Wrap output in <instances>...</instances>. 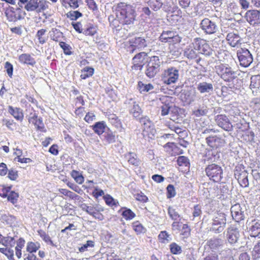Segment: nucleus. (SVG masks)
<instances>
[{
    "label": "nucleus",
    "instance_id": "f257e3e1",
    "mask_svg": "<svg viewBox=\"0 0 260 260\" xmlns=\"http://www.w3.org/2000/svg\"><path fill=\"white\" fill-rule=\"evenodd\" d=\"M217 74L224 81L228 82L231 88H237L241 86V80L239 79L240 71L234 70L228 64L221 63L215 67Z\"/></svg>",
    "mask_w": 260,
    "mask_h": 260
},
{
    "label": "nucleus",
    "instance_id": "f03ea898",
    "mask_svg": "<svg viewBox=\"0 0 260 260\" xmlns=\"http://www.w3.org/2000/svg\"><path fill=\"white\" fill-rule=\"evenodd\" d=\"M135 11L130 6L117 11L116 17L117 21L123 25H129L134 23L135 20Z\"/></svg>",
    "mask_w": 260,
    "mask_h": 260
},
{
    "label": "nucleus",
    "instance_id": "7ed1b4c3",
    "mask_svg": "<svg viewBox=\"0 0 260 260\" xmlns=\"http://www.w3.org/2000/svg\"><path fill=\"white\" fill-rule=\"evenodd\" d=\"M226 223V215L222 212L216 213L209 224V231L215 234H219L224 230Z\"/></svg>",
    "mask_w": 260,
    "mask_h": 260
},
{
    "label": "nucleus",
    "instance_id": "20e7f679",
    "mask_svg": "<svg viewBox=\"0 0 260 260\" xmlns=\"http://www.w3.org/2000/svg\"><path fill=\"white\" fill-rule=\"evenodd\" d=\"M147 61L145 74L149 78H153L159 72L162 61L157 56H151Z\"/></svg>",
    "mask_w": 260,
    "mask_h": 260
},
{
    "label": "nucleus",
    "instance_id": "39448f33",
    "mask_svg": "<svg viewBox=\"0 0 260 260\" xmlns=\"http://www.w3.org/2000/svg\"><path fill=\"white\" fill-rule=\"evenodd\" d=\"M206 175L210 180L219 182L223 177V170L221 166L215 164L208 165L205 169Z\"/></svg>",
    "mask_w": 260,
    "mask_h": 260
},
{
    "label": "nucleus",
    "instance_id": "423d86ee",
    "mask_svg": "<svg viewBox=\"0 0 260 260\" xmlns=\"http://www.w3.org/2000/svg\"><path fill=\"white\" fill-rule=\"evenodd\" d=\"M200 28L205 35H214L218 31L216 22L208 18H205L201 21Z\"/></svg>",
    "mask_w": 260,
    "mask_h": 260
},
{
    "label": "nucleus",
    "instance_id": "0eeeda50",
    "mask_svg": "<svg viewBox=\"0 0 260 260\" xmlns=\"http://www.w3.org/2000/svg\"><path fill=\"white\" fill-rule=\"evenodd\" d=\"M48 7L47 2L45 0H29L24 6V9L28 12H41Z\"/></svg>",
    "mask_w": 260,
    "mask_h": 260
},
{
    "label": "nucleus",
    "instance_id": "6e6552de",
    "mask_svg": "<svg viewBox=\"0 0 260 260\" xmlns=\"http://www.w3.org/2000/svg\"><path fill=\"white\" fill-rule=\"evenodd\" d=\"M237 55L240 65L248 67L253 61V56L250 51L245 48H240L237 51Z\"/></svg>",
    "mask_w": 260,
    "mask_h": 260
},
{
    "label": "nucleus",
    "instance_id": "1a4fd4ad",
    "mask_svg": "<svg viewBox=\"0 0 260 260\" xmlns=\"http://www.w3.org/2000/svg\"><path fill=\"white\" fill-rule=\"evenodd\" d=\"M7 20L9 22H16L24 18L26 14L25 11L20 8H14L9 7L5 12Z\"/></svg>",
    "mask_w": 260,
    "mask_h": 260
},
{
    "label": "nucleus",
    "instance_id": "9d476101",
    "mask_svg": "<svg viewBox=\"0 0 260 260\" xmlns=\"http://www.w3.org/2000/svg\"><path fill=\"white\" fill-rule=\"evenodd\" d=\"M235 178L238 180L240 185L242 187H247L249 186L248 179V173L242 166H237L234 171Z\"/></svg>",
    "mask_w": 260,
    "mask_h": 260
},
{
    "label": "nucleus",
    "instance_id": "9b49d317",
    "mask_svg": "<svg viewBox=\"0 0 260 260\" xmlns=\"http://www.w3.org/2000/svg\"><path fill=\"white\" fill-rule=\"evenodd\" d=\"M164 82L168 85L176 83L178 80L179 70L175 67H170L165 70L163 74Z\"/></svg>",
    "mask_w": 260,
    "mask_h": 260
},
{
    "label": "nucleus",
    "instance_id": "f8f14e48",
    "mask_svg": "<svg viewBox=\"0 0 260 260\" xmlns=\"http://www.w3.org/2000/svg\"><path fill=\"white\" fill-rule=\"evenodd\" d=\"M226 239L231 245L236 243L240 237V232L235 225H230L224 232Z\"/></svg>",
    "mask_w": 260,
    "mask_h": 260
},
{
    "label": "nucleus",
    "instance_id": "ddd939ff",
    "mask_svg": "<svg viewBox=\"0 0 260 260\" xmlns=\"http://www.w3.org/2000/svg\"><path fill=\"white\" fill-rule=\"evenodd\" d=\"M224 241L218 237H213L207 241L204 248L205 249H209L213 252L219 250L224 245Z\"/></svg>",
    "mask_w": 260,
    "mask_h": 260
},
{
    "label": "nucleus",
    "instance_id": "4468645a",
    "mask_svg": "<svg viewBox=\"0 0 260 260\" xmlns=\"http://www.w3.org/2000/svg\"><path fill=\"white\" fill-rule=\"evenodd\" d=\"M124 104L128 108L129 113L132 114L134 117L138 118L142 113V110L134 99L127 98L125 101Z\"/></svg>",
    "mask_w": 260,
    "mask_h": 260
},
{
    "label": "nucleus",
    "instance_id": "2eb2a0df",
    "mask_svg": "<svg viewBox=\"0 0 260 260\" xmlns=\"http://www.w3.org/2000/svg\"><path fill=\"white\" fill-rule=\"evenodd\" d=\"M215 121L217 125L225 131H231L233 125L228 116L224 114H219L215 116Z\"/></svg>",
    "mask_w": 260,
    "mask_h": 260
},
{
    "label": "nucleus",
    "instance_id": "dca6fc26",
    "mask_svg": "<svg viewBox=\"0 0 260 260\" xmlns=\"http://www.w3.org/2000/svg\"><path fill=\"white\" fill-rule=\"evenodd\" d=\"M181 96L182 100L188 104H190L197 99H200V95H198L196 90L192 88L183 90Z\"/></svg>",
    "mask_w": 260,
    "mask_h": 260
},
{
    "label": "nucleus",
    "instance_id": "f3484780",
    "mask_svg": "<svg viewBox=\"0 0 260 260\" xmlns=\"http://www.w3.org/2000/svg\"><path fill=\"white\" fill-rule=\"evenodd\" d=\"M246 20L251 25H256L260 24V11L256 10L247 11L245 16Z\"/></svg>",
    "mask_w": 260,
    "mask_h": 260
},
{
    "label": "nucleus",
    "instance_id": "a211bd4d",
    "mask_svg": "<svg viewBox=\"0 0 260 260\" xmlns=\"http://www.w3.org/2000/svg\"><path fill=\"white\" fill-rule=\"evenodd\" d=\"M197 90L201 94H210L214 90L213 82L202 81L196 83Z\"/></svg>",
    "mask_w": 260,
    "mask_h": 260
},
{
    "label": "nucleus",
    "instance_id": "6ab92c4d",
    "mask_svg": "<svg viewBox=\"0 0 260 260\" xmlns=\"http://www.w3.org/2000/svg\"><path fill=\"white\" fill-rule=\"evenodd\" d=\"M147 56V54L144 52H142L136 54L133 58L134 64L133 66V69L141 70L146 61Z\"/></svg>",
    "mask_w": 260,
    "mask_h": 260
},
{
    "label": "nucleus",
    "instance_id": "aec40b11",
    "mask_svg": "<svg viewBox=\"0 0 260 260\" xmlns=\"http://www.w3.org/2000/svg\"><path fill=\"white\" fill-rule=\"evenodd\" d=\"M132 52L135 49L142 50L147 46V42L143 37H135L129 40Z\"/></svg>",
    "mask_w": 260,
    "mask_h": 260
},
{
    "label": "nucleus",
    "instance_id": "412c9836",
    "mask_svg": "<svg viewBox=\"0 0 260 260\" xmlns=\"http://www.w3.org/2000/svg\"><path fill=\"white\" fill-rule=\"evenodd\" d=\"M232 216L236 221L239 222L244 219V211L239 204L233 205L231 208Z\"/></svg>",
    "mask_w": 260,
    "mask_h": 260
},
{
    "label": "nucleus",
    "instance_id": "4be33fe9",
    "mask_svg": "<svg viewBox=\"0 0 260 260\" xmlns=\"http://www.w3.org/2000/svg\"><path fill=\"white\" fill-rule=\"evenodd\" d=\"M228 44L232 47H238L242 43V39L238 32H229L226 37Z\"/></svg>",
    "mask_w": 260,
    "mask_h": 260
},
{
    "label": "nucleus",
    "instance_id": "5701e85b",
    "mask_svg": "<svg viewBox=\"0 0 260 260\" xmlns=\"http://www.w3.org/2000/svg\"><path fill=\"white\" fill-rule=\"evenodd\" d=\"M198 43V50L200 52L206 56H212L214 51L210 47L209 45L205 42V41L201 40L200 38L196 39Z\"/></svg>",
    "mask_w": 260,
    "mask_h": 260
},
{
    "label": "nucleus",
    "instance_id": "b1692460",
    "mask_svg": "<svg viewBox=\"0 0 260 260\" xmlns=\"http://www.w3.org/2000/svg\"><path fill=\"white\" fill-rule=\"evenodd\" d=\"M250 89L254 95L260 93V75H257L251 76L250 78Z\"/></svg>",
    "mask_w": 260,
    "mask_h": 260
},
{
    "label": "nucleus",
    "instance_id": "393cba45",
    "mask_svg": "<svg viewBox=\"0 0 260 260\" xmlns=\"http://www.w3.org/2000/svg\"><path fill=\"white\" fill-rule=\"evenodd\" d=\"M208 145L213 148H216L223 145L224 140L217 136H209L206 139Z\"/></svg>",
    "mask_w": 260,
    "mask_h": 260
},
{
    "label": "nucleus",
    "instance_id": "a878e982",
    "mask_svg": "<svg viewBox=\"0 0 260 260\" xmlns=\"http://www.w3.org/2000/svg\"><path fill=\"white\" fill-rule=\"evenodd\" d=\"M176 37L175 32L173 31H163L159 37V40L162 42L172 43L177 41Z\"/></svg>",
    "mask_w": 260,
    "mask_h": 260
},
{
    "label": "nucleus",
    "instance_id": "bb28decb",
    "mask_svg": "<svg viewBox=\"0 0 260 260\" xmlns=\"http://www.w3.org/2000/svg\"><path fill=\"white\" fill-rule=\"evenodd\" d=\"M248 232L251 237H256L260 234V223L253 220L249 223Z\"/></svg>",
    "mask_w": 260,
    "mask_h": 260
},
{
    "label": "nucleus",
    "instance_id": "cd10ccee",
    "mask_svg": "<svg viewBox=\"0 0 260 260\" xmlns=\"http://www.w3.org/2000/svg\"><path fill=\"white\" fill-rule=\"evenodd\" d=\"M162 10L166 12L174 13L178 9L172 0H163Z\"/></svg>",
    "mask_w": 260,
    "mask_h": 260
},
{
    "label": "nucleus",
    "instance_id": "c85d7f7f",
    "mask_svg": "<svg viewBox=\"0 0 260 260\" xmlns=\"http://www.w3.org/2000/svg\"><path fill=\"white\" fill-rule=\"evenodd\" d=\"M91 127L94 132L99 136L105 133L106 129L108 128L106 122L104 121L96 122Z\"/></svg>",
    "mask_w": 260,
    "mask_h": 260
},
{
    "label": "nucleus",
    "instance_id": "c756f323",
    "mask_svg": "<svg viewBox=\"0 0 260 260\" xmlns=\"http://www.w3.org/2000/svg\"><path fill=\"white\" fill-rule=\"evenodd\" d=\"M18 60L21 63L32 66H34L36 63L35 58L28 53H23L20 55L18 57Z\"/></svg>",
    "mask_w": 260,
    "mask_h": 260
},
{
    "label": "nucleus",
    "instance_id": "7c9ffc66",
    "mask_svg": "<svg viewBox=\"0 0 260 260\" xmlns=\"http://www.w3.org/2000/svg\"><path fill=\"white\" fill-rule=\"evenodd\" d=\"M9 112L17 120L22 121L23 119V113L22 110L19 108H13L11 106L8 107Z\"/></svg>",
    "mask_w": 260,
    "mask_h": 260
},
{
    "label": "nucleus",
    "instance_id": "2f4dec72",
    "mask_svg": "<svg viewBox=\"0 0 260 260\" xmlns=\"http://www.w3.org/2000/svg\"><path fill=\"white\" fill-rule=\"evenodd\" d=\"M111 123L114 125L119 132H124V128L118 117L114 114H112L109 118Z\"/></svg>",
    "mask_w": 260,
    "mask_h": 260
},
{
    "label": "nucleus",
    "instance_id": "473e14b6",
    "mask_svg": "<svg viewBox=\"0 0 260 260\" xmlns=\"http://www.w3.org/2000/svg\"><path fill=\"white\" fill-rule=\"evenodd\" d=\"M162 2L163 0H146L148 6L154 11H157L161 8Z\"/></svg>",
    "mask_w": 260,
    "mask_h": 260
},
{
    "label": "nucleus",
    "instance_id": "72a5a7b5",
    "mask_svg": "<svg viewBox=\"0 0 260 260\" xmlns=\"http://www.w3.org/2000/svg\"><path fill=\"white\" fill-rule=\"evenodd\" d=\"M139 122L143 126L144 131L148 132L150 130L153 124L148 116L142 117L139 119Z\"/></svg>",
    "mask_w": 260,
    "mask_h": 260
},
{
    "label": "nucleus",
    "instance_id": "f704fd0d",
    "mask_svg": "<svg viewBox=\"0 0 260 260\" xmlns=\"http://www.w3.org/2000/svg\"><path fill=\"white\" fill-rule=\"evenodd\" d=\"M184 55L189 59H196L198 56L196 50L192 47H187L185 48L184 51Z\"/></svg>",
    "mask_w": 260,
    "mask_h": 260
},
{
    "label": "nucleus",
    "instance_id": "c9c22d12",
    "mask_svg": "<svg viewBox=\"0 0 260 260\" xmlns=\"http://www.w3.org/2000/svg\"><path fill=\"white\" fill-rule=\"evenodd\" d=\"M0 219L2 222L10 226H12L16 221V217L13 215L9 214L2 215Z\"/></svg>",
    "mask_w": 260,
    "mask_h": 260
},
{
    "label": "nucleus",
    "instance_id": "e433bc0d",
    "mask_svg": "<svg viewBox=\"0 0 260 260\" xmlns=\"http://www.w3.org/2000/svg\"><path fill=\"white\" fill-rule=\"evenodd\" d=\"M63 37V34L56 28H52L50 34L51 39L55 42H61V38Z\"/></svg>",
    "mask_w": 260,
    "mask_h": 260
},
{
    "label": "nucleus",
    "instance_id": "4c0bfd02",
    "mask_svg": "<svg viewBox=\"0 0 260 260\" xmlns=\"http://www.w3.org/2000/svg\"><path fill=\"white\" fill-rule=\"evenodd\" d=\"M38 235L41 237L43 240L47 244L52 246H56V245L51 239L50 236L46 233L43 230H40L38 231Z\"/></svg>",
    "mask_w": 260,
    "mask_h": 260
},
{
    "label": "nucleus",
    "instance_id": "58836bf2",
    "mask_svg": "<svg viewBox=\"0 0 260 260\" xmlns=\"http://www.w3.org/2000/svg\"><path fill=\"white\" fill-rule=\"evenodd\" d=\"M93 73V68L89 67H86L81 70V74L80 75V77L82 79H86L92 76Z\"/></svg>",
    "mask_w": 260,
    "mask_h": 260
},
{
    "label": "nucleus",
    "instance_id": "ea45409f",
    "mask_svg": "<svg viewBox=\"0 0 260 260\" xmlns=\"http://www.w3.org/2000/svg\"><path fill=\"white\" fill-rule=\"evenodd\" d=\"M158 238L160 242L164 243H169L172 240L171 235L166 231H161L158 236Z\"/></svg>",
    "mask_w": 260,
    "mask_h": 260
},
{
    "label": "nucleus",
    "instance_id": "a19ab883",
    "mask_svg": "<svg viewBox=\"0 0 260 260\" xmlns=\"http://www.w3.org/2000/svg\"><path fill=\"white\" fill-rule=\"evenodd\" d=\"M122 210L121 215L126 220H132L136 216L135 213L130 209L123 208Z\"/></svg>",
    "mask_w": 260,
    "mask_h": 260
},
{
    "label": "nucleus",
    "instance_id": "79ce46f5",
    "mask_svg": "<svg viewBox=\"0 0 260 260\" xmlns=\"http://www.w3.org/2000/svg\"><path fill=\"white\" fill-rule=\"evenodd\" d=\"M250 107L257 113L260 114V98H255L250 103Z\"/></svg>",
    "mask_w": 260,
    "mask_h": 260
},
{
    "label": "nucleus",
    "instance_id": "37998d69",
    "mask_svg": "<svg viewBox=\"0 0 260 260\" xmlns=\"http://www.w3.org/2000/svg\"><path fill=\"white\" fill-rule=\"evenodd\" d=\"M138 86L141 93L148 92L154 88L153 86L151 84H144L141 81L138 82Z\"/></svg>",
    "mask_w": 260,
    "mask_h": 260
},
{
    "label": "nucleus",
    "instance_id": "c03bdc74",
    "mask_svg": "<svg viewBox=\"0 0 260 260\" xmlns=\"http://www.w3.org/2000/svg\"><path fill=\"white\" fill-rule=\"evenodd\" d=\"M168 213L170 217L174 221L180 220V215L173 207L169 206L168 207Z\"/></svg>",
    "mask_w": 260,
    "mask_h": 260
},
{
    "label": "nucleus",
    "instance_id": "a18cd8bd",
    "mask_svg": "<svg viewBox=\"0 0 260 260\" xmlns=\"http://www.w3.org/2000/svg\"><path fill=\"white\" fill-rule=\"evenodd\" d=\"M133 229L137 234L144 233L145 232L146 229L143 225L139 221H136L132 223Z\"/></svg>",
    "mask_w": 260,
    "mask_h": 260
},
{
    "label": "nucleus",
    "instance_id": "49530a36",
    "mask_svg": "<svg viewBox=\"0 0 260 260\" xmlns=\"http://www.w3.org/2000/svg\"><path fill=\"white\" fill-rule=\"evenodd\" d=\"M105 140L108 143H113L116 141L115 134L108 128V131L105 132L104 135Z\"/></svg>",
    "mask_w": 260,
    "mask_h": 260
},
{
    "label": "nucleus",
    "instance_id": "de8ad7c7",
    "mask_svg": "<svg viewBox=\"0 0 260 260\" xmlns=\"http://www.w3.org/2000/svg\"><path fill=\"white\" fill-rule=\"evenodd\" d=\"M40 247V244L38 242H28L27 244L26 250L30 253L36 252Z\"/></svg>",
    "mask_w": 260,
    "mask_h": 260
},
{
    "label": "nucleus",
    "instance_id": "09e8293b",
    "mask_svg": "<svg viewBox=\"0 0 260 260\" xmlns=\"http://www.w3.org/2000/svg\"><path fill=\"white\" fill-rule=\"evenodd\" d=\"M15 244V240L14 237L10 236L4 237L3 239L2 245L5 247H13Z\"/></svg>",
    "mask_w": 260,
    "mask_h": 260
},
{
    "label": "nucleus",
    "instance_id": "8fccbe9b",
    "mask_svg": "<svg viewBox=\"0 0 260 260\" xmlns=\"http://www.w3.org/2000/svg\"><path fill=\"white\" fill-rule=\"evenodd\" d=\"M128 156V161L129 164L135 166H138L140 165V160L135 153H129Z\"/></svg>",
    "mask_w": 260,
    "mask_h": 260
},
{
    "label": "nucleus",
    "instance_id": "3c124183",
    "mask_svg": "<svg viewBox=\"0 0 260 260\" xmlns=\"http://www.w3.org/2000/svg\"><path fill=\"white\" fill-rule=\"evenodd\" d=\"M208 111L206 106H200L199 108L194 111H193V114L197 117H200L206 115Z\"/></svg>",
    "mask_w": 260,
    "mask_h": 260
},
{
    "label": "nucleus",
    "instance_id": "603ef678",
    "mask_svg": "<svg viewBox=\"0 0 260 260\" xmlns=\"http://www.w3.org/2000/svg\"><path fill=\"white\" fill-rule=\"evenodd\" d=\"M46 31V29H41L37 32L36 37L39 40V42L41 44H44L46 41V40L43 37Z\"/></svg>",
    "mask_w": 260,
    "mask_h": 260
},
{
    "label": "nucleus",
    "instance_id": "864d4df0",
    "mask_svg": "<svg viewBox=\"0 0 260 260\" xmlns=\"http://www.w3.org/2000/svg\"><path fill=\"white\" fill-rule=\"evenodd\" d=\"M60 47L63 49V52L66 55H70L73 54L71 51V47L64 42H59Z\"/></svg>",
    "mask_w": 260,
    "mask_h": 260
},
{
    "label": "nucleus",
    "instance_id": "5fc2aeb1",
    "mask_svg": "<svg viewBox=\"0 0 260 260\" xmlns=\"http://www.w3.org/2000/svg\"><path fill=\"white\" fill-rule=\"evenodd\" d=\"M171 252L174 254H178L181 253V247L176 243H172L170 245Z\"/></svg>",
    "mask_w": 260,
    "mask_h": 260
},
{
    "label": "nucleus",
    "instance_id": "6e6d98bb",
    "mask_svg": "<svg viewBox=\"0 0 260 260\" xmlns=\"http://www.w3.org/2000/svg\"><path fill=\"white\" fill-rule=\"evenodd\" d=\"M177 163L180 166L188 167L189 166L188 159L184 156H179L177 159Z\"/></svg>",
    "mask_w": 260,
    "mask_h": 260
},
{
    "label": "nucleus",
    "instance_id": "4d7b16f0",
    "mask_svg": "<svg viewBox=\"0 0 260 260\" xmlns=\"http://www.w3.org/2000/svg\"><path fill=\"white\" fill-rule=\"evenodd\" d=\"M8 200L11 202L12 203L14 204L17 201L18 198V193L15 192V191H11L8 195H7Z\"/></svg>",
    "mask_w": 260,
    "mask_h": 260
},
{
    "label": "nucleus",
    "instance_id": "13d9d810",
    "mask_svg": "<svg viewBox=\"0 0 260 260\" xmlns=\"http://www.w3.org/2000/svg\"><path fill=\"white\" fill-rule=\"evenodd\" d=\"M82 16V14L78 11H71L67 14V17L73 20H76Z\"/></svg>",
    "mask_w": 260,
    "mask_h": 260
},
{
    "label": "nucleus",
    "instance_id": "bf43d9fd",
    "mask_svg": "<svg viewBox=\"0 0 260 260\" xmlns=\"http://www.w3.org/2000/svg\"><path fill=\"white\" fill-rule=\"evenodd\" d=\"M29 114L28 115V120L29 123L34 122L35 120L38 118V115L32 108L29 109Z\"/></svg>",
    "mask_w": 260,
    "mask_h": 260
},
{
    "label": "nucleus",
    "instance_id": "052dcab7",
    "mask_svg": "<svg viewBox=\"0 0 260 260\" xmlns=\"http://www.w3.org/2000/svg\"><path fill=\"white\" fill-rule=\"evenodd\" d=\"M201 260H219L218 255L216 253H210L203 254V257Z\"/></svg>",
    "mask_w": 260,
    "mask_h": 260
},
{
    "label": "nucleus",
    "instance_id": "680f3d73",
    "mask_svg": "<svg viewBox=\"0 0 260 260\" xmlns=\"http://www.w3.org/2000/svg\"><path fill=\"white\" fill-rule=\"evenodd\" d=\"M82 210L86 211L88 214L91 215L93 211L96 210V207L87 206L86 204H82L80 206Z\"/></svg>",
    "mask_w": 260,
    "mask_h": 260
},
{
    "label": "nucleus",
    "instance_id": "e2e57ef3",
    "mask_svg": "<svg viewBox=\"0 0 260 260\" xmlns=\"http://www.w3.org/2000/svg\"><path fill=\"white\" fill-rule=\"evenodd\" d=\"M8 177L11 180H16L18 177V171L14 169L8 170Z\"/></svg>",
    "mask_w": 260,
    "mask_h": 260
},
{
    "label": "nucleus",
    "instance_id": "0e129e2a",
    "mask_svg": "<svg viewBox=\"0 0 260 260\" xmlns=\"http://www.w3.org/2000/svg\"><path fill=\"white\" fill-rule=\"evenodd\" d=\"M94 243L93 241L88 240L86 243L83 244L81 247L79 248V251L81 252H84L87 250L88 247H94Z\"/></svg>",
    "mask_w": 260,
    "mask_h": 260
},
{
    "label": "nucleus",
    "instance_id": "69168bd1",
    "mask_svg": "<svg viewBox=\"0 0 260 260\" xmlns=\"http://www.w3.org/2000/svg\"><path fill=\"white\" fill-rule=\"evenodd\" d=\"M167 198H172L174 197L176 195V191L174 186L172 184H169L167 187Z\"/></svg>",
    "mask_w": 260,
    "mask_h": 260
},
{
    "label": "nucleus",
    "instance_id": "338daca9",
    "mask_svg": "<svg viewBox=\"0 0 260 260\" xmlns=\"http://www.w3.org/2000/svg\"><path fill=\"white\" fill-rule=\"evenodd\" d=\"M172 106L169 104H164L161 107V115L162 116H166L169 114Z\"/></svg>",
    "mask_w": 260,
    "mask_h": 260
},
{
    "label": "nucleus",
    "instance_id": "774afa93",
    "mask_svg": "<svg viewBox=\"0 0 260 260\" xmlns=\"http://www.w3.org/2000/svg\"><path fill=\"white\" fill-rule=\"evenodd\" d=\"M252 252L253 255L255 257L258 258L260 257V240L254 246Z\"/></svg>",
    "mask_w": 260,
    "mask_h": 260
}]
</instances>
